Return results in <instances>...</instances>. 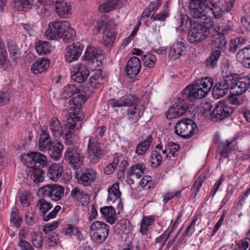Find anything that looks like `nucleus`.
<instances>
[{
    "label": "nucleus",
    "instance_id": "nucleus-1",
    "mask_svg": "<svg viewBox=\"0 0 250 250\" xmlns=\"http://www.w3.org/2000/svg\"><path fill=\"white\" fill-rule=\"evenodd\" d=\"M87 95H77V96L69 99L65 103V106L70 110L76 111L79 109L77 112L68 113L67 114L68 121L65 123V127L61 136L64 140L65 145L67 146H75L79 140L78 135L76 131L81 126V125L78 127L77 122L82 121L84 118V114L80 110V109L85 101L87 100Z\"/></svg>",
    "mask_w": 250,
    "mask_h": 250
},
{
    "label": "nucleus",
    "instance_id": "nucleus-2",
    "mask_svg": "<svg viewBox=\"0 0 250 250\" xmlns=\"http://www.w3.org/2000/svg\"><path fill=\"white\" fill-rule=\"evenodd\" d=\"M21 159L27 167V175L34 182L38 183L42 182L44 173L43 168L48 164L46 156L40 152L33 151L21 154Z\"/></svg>",
    "mask_w": 250,
    "mask_h": 250
},
{
    "label": "nucleus",
    "instance_id": "nucleus-3",
    "mask_svg": "<svg viewBox=\"0 0 250 250\" xmlns=\"http://www.w3.org/2000/svg\"><path fill=\"white\" fill-rule=\"evenodd\" d=\"M242 95H229L226 101H221L217 103L215 107L210 113V119L213 122H218L229 117L233 112V108L227 103L235 105L242 104L244 100Z\"/></svg>",
    "mask_w": 250,
    "mask_h": 250
},
{
    "label": "nucleus",
    "instance_id": "nucleus-4",
    "mask_svg": "<svg viewBox=\"0 0 250 250\" xmlns=\"http://www.w3.org/2000/svg\"><path fill=\"white\" fill-rule=\"evenodd\" d=\"M44 35L49 40H57L62 38L72 41L76 37V32L70 28L68 21H56L49 23Z\"/></svg>",
    "mask_w": 250,
    "mask_h": 250
},
{
    "label": "nucleus",
    "instance_id": "nucleus-5",
    "mask_svg": "<svg viewBox=\"0 0 250 250\" xmlns=\"http://www.w3.org/2000/svg\"><path fill=\"white\" fill-rule=\"evenodd\" d=\"M213 24L211 19L206 18V21L191 26L188 34V40L191 43L196 44L206 40L210 33V28Z\"/></svg>",
    "mask_w": 250,
    "mask_h": 250
},
{
    "label": "nucleus",
    "instance_id": "nucleus-6",
    "mask_svg": "<svg viewBox=\"0 0 250 250\" xmlns=\"http://www.w3.org/2000/svg\"><path fill=\"white\" fill-rule=\"evenodd\" d=\"M213 28L215 33L212 41L213 45L219 50L225 49L227 44L226 38L232 31V24L229 22L217 23L213 25Z\"/></svg>",
    "mask_w": 250,
    "mask_h": 250
},
{
    "label": "nucleus",
    "instance_id": "nucleus-7",
    "mask_svg": "<svg viewBox=\"0 0 250 250\" xmlns=\"http://www.w3.org/2000/svg\"><path fill=\"white\" fill-rule=\"evenodd\" d=\"M174 132L184 139H188L198 132L196 123L192 119L186 118L179 121L174 126Z\"/></svg>",
    "mask_w": 250,
    "mask_h": 250
},
{
    "label": "nucleus",
    "instance_id": "nucleus-8",
    "mask_svg": "<svg viewBox=\"0 0 250 250\" xmlns=\"http://www.w3.org/2000/svg\"><path fill=\"white\" fill-rule=\"evenodd\" d=\"M213 84L212 79L205 77L187 85L182 94H208L212 87Z\"/></svg>",
    "mask_w": 250,
    "mask_h": 250
},
{
    "label": "nucleus",
    "instance_id": "nucleus-9",
    "mask_svg": "<svg viewBox=\"0 0 250 250\" xmlns=\"http://www.w3.org/2000/svg\"><path fill=\"white\" fill-rule=\"evenodd\" d=\"M185 98L182 99L178 98L174 104L170 107L166 113V117L167 119L171 120L183 115L189 109L192 105L189 104L190 101L188 96L183 95Z\"/></svg>",
    "mask_w": 250,
    "mask_h": 250
},
{
    "label": "nucleus",
    "instance_id": "nucleus-10",
    "mask_svg": "<svg viewBox=\"0 0 250 250\" xmlns=\"http://www.w3.org/2000/svg\"><path fill=\"white\" fill-rule=\"evenodd\" d=\"M92 239L98 243H103L107 238L109 226L104 222L95 221L90 227Z\"/></svg>",
    "mask_w": 250,
    "mask_h": 250
},
{
    "label": "nucleus",
    "instance_id": "nucleus-11",
    "mask_svg": "<svg viewBox=\"0 0 250 250\" xmlns=\"http://www.w3.org/2000/svg\"><path fill=\"white\" fill-rule=\"evenodd\" d=\"M239 138V135L236 134L233 137L227 139L225 142H221L218 144L216 151L220 156L219 159L220 163H223V160L229 158L230 153L232 150H235L237 144V141Z\"/></svg>",
    "mask_w": 250,
    "mask_h": 250
},
{
    "label": "nucleus",
    "instance_id": "nucleus-12",
    "mask_svg": "<svg viewBox=\"0 0 250 250\" xmlns=\"http://www.w3.org/2000/svg\"><path fill=\"white\" fill-rule=\"evenodd\" d=\"M64 158L74 169L79 168L83 162V153L77 146H68L64 152Z\"/></svg>",
    "mask_w": 250,
    "mask_h": 250
},
{
    "label": "nucleus",
    "instance_id": "nucleus-13",
    "mask_svg": "<svg viewBox=\"0 0 250 250\" xmlns=\"http://www.w3.org/2000/svg\"><path fill=\"white\" fill-rule=\"evenodd\" d=\"M87 152L91 163L95 164L103 157L104 150L95 138L90 137L88 142Z\"/></svg>",
    "mask_w": 250,
    "mask_h": 250
},
{
    "label": "nucleus",
    "instance_id": "nucleus-14",
    "mask_svg": "<svg viewBox=\"0 0 250 250\" xmlns=\"http://www.w3.org/2000/svg\"><path fill=\"white\" fill-rule=\"evenodd\" d=\"M64 190V188L59 184H52L42 187L41 191L44 197H48L53 201H57L63 195Z\"/></svg>",
    "mask_w": 250,
    "mask_h": 250
},
{
    "label": "nucleus",
    "instance_id": "nucleus-15",
    "mask_svg": "<svg viewBox=\"0 0 250 250\" xmlns=\"http://www.w3.org/2000/svg\"><path fill=\"white\" fill-rule=\"evenodd\" d=\"M75 177L79 184L89 186L96 179V172L92 168H83L76 172Z\"/></svg>",
    "mask_w": 250,
    "mask_h": 250
},
{
    "label": "nucleus",
    "instance_id": "nucleus-16",
    "mask_svg": "<svg viewBox=\"0 0 250 250\" xmlns=\"http://www.w3.org/2000/svg\"><path fill=\"white\" fill-rule=\"evenodd\" d=\"M37 206L39 207V210L43 215V220L45 222L54 218L61 209L60 206L57 205L49 213L46 215V212L53 207V205L43 198L38 201Z\"/></svg>",
    "mask_w": 250,
    "mask_h": 250
},
{
    "label": "nucleus",
    "instance_id": "nucleus-17",
    "mask_svg": "<svg viewBox=\"0 0 250 250\" xmlns=\"http://www.w3.org/2000/svg\"><path fill=\"white\" fill-rule=\"evenodd\" d=\"M188 96L189 100L192 104L195 105L199 104L201 110L204 114L210 111L212 105L210 101L206 97L207 95H185Z\"/></svg>",
    "mask_w": 250,
    "mask_h": 250
},
{
    "label": "nucleus",
    "instance_id": "nucleus-18",
    "mask_svg": "<svg viewBox=\"0 0 250 250\" xmlns=\"http://www.w3.org/2000/svg\"><path fill=\"white\" fill-rule=\"evenodd\" d=\"M234 76L231 82V90L229 94H243L249 88L250 82L249 80L240 79L239 75L237 73H232Z\"/></svg>",
    "mask_w": 250,
    "mask_h": 250
},
{
    "label": "nucleus",
    "instance_id": "nucleus-19",
    "mask_svg": "<svg viewBox=\"0 0 250 250\" xmlns=\"http://www.w3.org/2000/svg\"><path fill=\"white\" fill-rule=\"evenodd\" d=\"M107 192V202L117 203L116 208L119 210L118 213H120V211L123 209V205L121 198V192L119 189V184L118 182L113 184L111 186L108 187Z\"/></svg>",
    "mask_w": 250,
    "mask_h": 250
},
{
    "label": "nucleus",
    "instance_id": "nucleus-20",
    "mask_svg": "<svg viewBox=\"0 0 250 250\" xmlns=\"http://www.w3.org/2000/svg\"><path fill=\"white\" fill-rule=\"evenodd\" d=\"M83 46L80 42H74L68 45L65 49L64 58L68 62L77 61L82 54Z\"/></svg>",
    "mask_w": 250,
    "mask_h": 250
},
{
    "label": "nucleus",
    "instance_id": "nucleus-21",
    "mask_svg": "<svg viewBox=\"0 0 250 250\" xmlns=\"http://www.w3.org/2000/svg\"><path fill=\"white\" fill-rule=\"evenodd\" d=\"M116 26L112 21L106 22L103 31V42L104 45L109 46L114 42L117 32Z\"/></svg>",
    "mask_w": 250,
    "mask_h": 250
},
{
    "label": "nucleus",
    "instance_id": "nucleus-22",
    "mask_svg": "<svg viewBox=\"0 0 250 250\" xmlns=\"http://www.w3.org/2000/svg\"><path fill=\"white\" fill-rule=\"evenodd\" d=\"M234 76L232 73L226 74L223 76V80L217 83L213 87L212 94H227L229 89L231 90V82Z\"/></svg>",
    "mask_w": 250,
    "mask_h": 250
},
{
    "label": "nucleus",
    "instance_id": "nucleus-23",
    "mask_svg": "<svg viewBox=\"0 0 250 250\" xmlns=\"http://www.w3.org/2000/svg\"><path fill=\"white\" fill-rule=\"evenodd\" d=\"M139 102V99L134 95H124L119 99H111L109 100V104L113 107L122 106H131Z\"/></svg>",
    "mask_w": 250,
    "mask_h": 250
},
{
    "label": "nucleus",
    "instance_id": "nucleus-24",
    "mask_svg": "<svg viewBox=\"0 0 250 250\" xmlns=\"http://www.w3.org/2000/svg\"><path fill=\"white\" fill-rule=\"evenodd\" d=\"M89 75V70L83 64H77L73 69L71 79L78 83H82L85 81Z\"/></svg>",
    "mask_w": 250,
    "mask_h": 250
},
{
    "label": "nucleus",
    "instance_id": "nucleus-25",
    "mask_svg": "<svg viewBox=\"0 0 250 250\" xmlns=\"http://www.w3.org/2000/svg\"><path fill=\"white\" fill-rule=\"evenodd\" d=\"M141 68V64L140 60L137 57H133L128 61L125 71L127 76L132 78L139 73Z\"/></svg>",
    "mask_w": 250,
    "mask_h": 250
},
{
    "label": "nucleus",
    "instance_id": "nucleus-26",
    "mask_svg": "<svg viewBox=\"0 0 250 250\" xmlns=\"http://www.w3.org/2000/svg\"><path fill=\"white\" fill-rule=\"evenodd\" d=\"M47 169V177L50 180L54 181H58L63 172V167L60 163L52 164Z\"/></svg>",
    "mask_w": 250,
    "mask_h": 250
},
{
    "label": "nucleus",
    "instance_id": "nucleus-27",
    "mask_svg": "<svg viewBox=\"0 0 250 250\" xmlns=\"http://www.w3.org/2000/svg\"><path fill=\"white\" fill-rule=\"evenodd\" d=\"M186 48V47L183 42H177L174 43L169 50L168 58L173 60L179 59Z\"/></svg>",
    "mask_w": 250,
    "mask_h": 250
},
{
    "label": "nucleus",
    "instance_id": "nucleus-28",
    "mask_svg": "<svg viewBox=\"0 0 250 250\" xmlns=\"http://www.w3.org/2000/svg\"><path fill=\"white\" fill-rule=\"evenodd\" d=\"M50 61L47 59H38L31 66V70L36 75L42 73L46 71L49 67Z\"/></svg>",
    "mask_w": 250,
    "mask_h": 250
},
{
    "label": "nucleus",
    "instance_id": "nucleus-29",
    "mask_svg": "<svg viewBox=\"0 0 250 250\" xmlns=\"http://www.w3.org/2000/svg\"><path fill=\"white\" fill-rule=\"evenodd\" d=\"M55 9L58 15L62 18L68 17L70 14L71 6L69 3L64 0L56 1L55 4Z\"/></svg>",
    "mask_w": 250,
    "mask_h": 250
},
{
    "label": "nucleus",
    "instance_id": "nucleus-30",
    "mask_svg": "<svg viewBox=\"0 0 250 250\" xmlns=\"http://www.w3.org/2000/svg\"><path fill=\"white\" fill-rule=\"evenodd\" d=\"M236 57L238 60H242L244 67L250 68V45L239 50Z\"/></svg>",
    "mask_w": 250,
    "mask_h": 250
},
{
    "label": "nucleus",
    "instance_id": "nucleus-31",
    "mask_svg": "<svg viewBox=\"0 0 250 250\" xmlns=\"http://www.w3.org/2000/svg\"><path fill=\"white\" fill-rule=\"evenodd\" d=\"M53 143L49 133L42 130V133L40 136L38 144L39 149L42 151H46Z\"/></svg>",
    "mask_w": 250,
    "mask_h": 250
},
{
    "label": "nucleus",
    "instance_id": "nucleus-32",
    "mask_svg": "<svg viewBox=\"0 0 250 250\" xmlns=\"http://www.w3.org/2000/svg\"><path fill=\"white\" fill-rule=\"evenodd\" d=\"M100 213L104 217L106 221L113 224L116 221V212L115 208L111 206L101 207L100 209Z\"/></svg>",
    "mask_w": 250,
    "mask_h": 250
},
{
    "label": "nucleus",
    "instance_id": "nucleus-33",
    "mask_svg": "<svg viewBox=\"0 0 250 250\" xmlns=\"http://www.w3.org/2000/svg\"><path fill=\"white\" fill-rule=\"evenodd\" d=\"M103 52L101 49L93 46H88L85 51V60L94 63L95 61L98 62L97 57L102 55Z\"/></svg>",
    "mask_w": 250,
    "mask_h": 250
},
{
    "label": "nucleus",
    "instance_id": "nucleus-34",
    "mask_svg": "<svg viewBox=\"0 0 250 250\" xmlns=\"http://www.w3.org/2000/svg\"><path fill=\"white\" fill-rule=\"evenodd\" d=\"M63 148V145L60 142H57L53 143L47 151L52 159L58 161L62 155Z\"/></svg>",
    "mask_w": 250,
    "mask_h": 250
},
{
    "label": "nucleus",
    "instance_id": "nucleus-35",
    "mask_svg": "<svg viewBox=\"0 0 250 250\" xmlns=\"http://www.w3.org/2000/svg\"><path fill=\"white\" fill-rule=\"evenodd\" d=\"M206 5L189 4V12L193 18L202 19L206 17Z\"/></svg>",
    "mask_w": 250,
    "mask_h": 250
},
{
    "label": "nucleus",
    "instance_id": "nucleus-36",
    "mask_svg": "<svg viewBox=\"0 0 250 250\" xmlns=\"http://www.w3.org/2000/svg\"><path fill=\"white\" fill-rule=\"evenodd\" d=\"M206 6V8H208L212 11L216 18H219L223 16L221 6V0L216 2L214 0H208Z\"/></svg>",
    "mask_w": 250,
    "mask_h": 250
},
{
    "label": "nucleus",
    "instance_id": "nucleus-37",
    "mask_svg": "<svg viewBox=\"0 0 250 250\" xmlns=\"http://www.w3.org/2000/svg\"><path fill=\"white\" fill-rule=\"evenodd\" d=\"M153 138L151 135H148L146 139L139 142L135 149V153L139 155H143L145 154L149 149Z\"/></svg>",
    "mask_w": 250,
    "mask_h": 250
},
{
    "label": "nucleus",
    "instance_id": "nucleus-38",
    "mask_svg": "<svg viewBox=\"0 0 250 250\" xmlns=\"http://www.w3.org/2000/svg\"><path fill=\"white\" fill-rule=\"evenodd\" d=\"M145 165L142 163L132 166L127 172V176H135L139 179L142 177L146 170Z\"/></svg>",
    "mask_w": 250,
    "mask_h": 250
},
{
    "label": "nucleus",
    "instance_id": "nucleus-39",
    "mask_svg": "<svg viewBox=\"0 0 250 250\" xmlns=\"http://www.w3.org/2000/svg\"><path fill=\"white\" fill-rule=\"evenodd\" d=\"M60 124L59 121L55 117H53L50 121L49 128L52 135L54 136H60L63 133L65 124L61 127L60 126Z\"/></svg>",
    "mask_w": 250,
    "mask_h": 250
},
{
    "label": "nucleus",
    "instance_id": "nucleus-40",
    "mask_svg": "<svg viewBox=\"0 0 250 250\" xmlns=\"http://www.w3.org/2000/svg\"><path fill=\"white\" fill-rule=\"evenodd\" d=\"M119 1V0H105L104 3L99 6V10L103 13L109 12L116 8Z\"/></svg>",
    "mask_w": 250,
    "mask_h": 250
},
{
    "label": "nucleus",
    "instance_id": "nucleus-41",
    "mask_svg": "<svg viewBox=\"0 0 250 250\" xmlns=\"http://www.w3.org/2000/svg\"><path fill=\"white\" fill-rule=\"evenodd\" d=\"M220 50H214L212 51L208 58L207 62V65L210 68H214L217 65V62L221 56Z\"/></svg>",
    "mask_w": 250,
    "mask_h": 250
},
{
    "label": "nucleus",
    "instance_id": "nucleus-42",
    "mask_svg": "<svg viewBox=\"0 0 250 250\" xmlns=\"http://www.w3.org/2000/svg\"><path fill=\"white\" fill-rule=\"evenodd\" d=\"M35 49L39 54H46L50 52V44L47 41H38L36 43Z\"/></svg>",
    "mask_w": 250,
    "mask_h": 250
},
{
    "label": "nucleus",
    "instance_id": "nucleus-43",
    "mask_svg": "<svg viewBox=\"0 0 250 250\" xmlns=\"http://www.w3.org/2000/svg\"><path fill=\"white\" fill-rule=\"evenodd\" d=\"M14 7L19 11H26L33 5V0H13Z\"/></svg>",
    "mask_w": 250,
    "mask_h": 250
},
{
    "label": "nucleus",
    "instance_id": "nucleus-44",
    "mask_svg": "<svg viewBox=\"0 0 250 250\" xmlns=\"http://www.w3.org/2000/svg\"><path fill=\"white\" fill-rule=\"evenodd\" d=\"M142 112L140 108L135 106L133 108H129L127 110L128 118L132 124L136 123L140 118Z\"/></svg>",
    "mask_w": 250,
    "mask_h": 250
},
{
    "label": "nucleus",
    "instance_id": "nucleus-45",
    "mask_svg": "<svg viewBox=\"0 0 250 250\" xmlns=\"http://www.w3.org/2000/svg\"><path fill=\"white\" fill-rule=\"evenodd\" d=\"M7 46L9 54L13 60L20 58L21 52L18 48L17 44L13 41L9 40L7 42Z\"/></svg>",
    "mask_w": 250,
    "mask_h": 250
},
{
    "label": "nucleus",
    "instance_id": "nucleus-46",
    "mask_svg": "<svg viewBox=\"0 0 250 250\" xmlns=\"http://www.w3.org/2000/svg\"><path fill=\"white\" fill-rule=\"evenodd\" d=\"M104 80V76L101 70H96L89 79V84L95 88L97 84H101Z\"/></svg>",
    "mask_w": 250,
    "mask_h": 250
},
{
    "label": "nucleus",
    "instance_id": "nucleus-47",
    "mask_svg": "<svg viewBox=\"0 0 250 250\" xmlns=\"http://www.w3.org/2000/svg\"><path fill=\"white\" fill-rule=\"evenodd\" d=\"M151 166L152 167H158L162 162V156L160 153L156 150H153L151 156Z\"/></svg>",
    "mask_w": 250,
    "mask_h": 250
},
{
    "label": "nucleus",
    "instance_id": "nucleus-48",
    "mask_svg": "<svg viewBox=\"0 0 250 250\" xmlns=\"http://www.w3.org/2000/svg\"><path fill=\"white\" fill-rule=\"evenodd\" d=\"M205 178L204 176H200L195 179L193 184L191 186L190 189L191 191H192L193 192V197L194 198H195L197 195L198 193L200 190V188L202 186V184L205 180Z\"/></svg>",
    "mask_w": 250,
    "mask_h": 250
},
{
    "label": "nucleus",
    "instance_id": "nucleus-49",
    "mask_svg": "<svg viewBox=\"0 0 250 250\" xmlns=\"http://www.w3.org/2000/svg\"><path fill=\"white\" fill-rule=\"evenodd\" d=\"M205 178L204 176H200L195 179L193 184L191 186L190 189L191 191H192L193 192V197L194 198H195L197 195L198 193L200 190V188L202 186V184L205 180Z\"/></svg>",
    "mask_w": 250,
    "mask_h": 250
},
{
    "label": "nucleus",
    "instance_id": "nucleus-50",
    "mask_svg": "<svg viewBox=\"0 0 250 250\" xmlns=\"http://www.w3.org/2000/svg\"><path fill=\"white\" fill-rule=\"evenodd\" d=\"M142 61L146 67L152 68L154 66L156 62V58L154 55L147 53L146 55H143Z\"/></svg>",
    "mask_w": 250,
    "mask_h": 250
},
{
    "label": "nucleus",
    "instance_id": "nucleus-51",
    "mask_svg": "<svg viewBox=\"0 0 250 250\" xmlns=\"http://www.w3.org/2000/svg\"><path fill=\"white\" fill-rule=\"evenodd\" d=\"M16 209H13L10 216V221L14 226L17 228H19L22 222V218L20 216L18 212L16 211Z\"/></svg>",
    "mask_w": 250,
    "mask_h": 250
},
{
    "label": "nucleus",
    "instance_id": "nucleus-52",
    "mask_svg": "<svg viewBox=\"0 0 250 250\" xmlns=\"http://www.w3.org/2000/svg\"><path fill=\"white\" fill-rule=\"evenodd\" d=\"M193 21L187 16H181L178 20L179 23L178 27H176V29L182 28L184 26L186 28H190L192 26Z\"/></svg>",
    "mask_w": 250,
    "mask_h": 250
},
{
    "label": "nucleus",
    "instance_id": "nucleus-53",
    "mask_svg": "<svg viewBox=\"0 0 250 250\" xmlns=\"http://www.w3.org/2000/svg\"><path fill=\"white\" fill-rule=\"evenodd\" d=\"M167 147L168 149V154L166 155V157L168 158L171 156H176L175 153L179 149L180 146L173 142H170L167 144Z\"/></svg>",
    "mask_w": 250,
    "mask_h": 250
},
{
    "label": "nucleus",
    "instance_id": "nucleus-54",
    "mask_svg": "<svg viewBox=\"0 0 250 250\" xmlns=\"http://www.w3.org/2000/svg\"><path fill=\"white\" fill-rule=\"evenodd\" d=\"M117 227L121 231L125 232L126 230H130L131 228L130 222L128 219L123 218L120 220L117 223Z\"/></svg>",
    "mask_w": 250,
    "mask_h": 250
},
{
    "label": "nucleus",
    "instance_id": "nucleus-55",
    "mask_svg": "<svg viewBox=\"0 0 250 250\" xmlns=\"http://www.w3.org/2000/svg\"><path fill=\"white\" fill-rule=\"evenodd\" d=\"M197 220V217H195L184 231L182 234L185 237H190L192 235L195 230V225Z\"/></svg>",
    "mask_w": 250,
    "mask_h": 250
},
{
    "label": "nucleus",
    "instance_id": "nucleus-56",
    "mask_svg": "<svg viewBox=\"0 0 250 250\" xmlns=\"http://www.w3.org/2000/svg\"><path fill=\"white\" fill-rule=\"evenodd\" d=\"M71 196L75 199H77L78 200H81L84 196H86V198H88V194L84 192L83 190H81L77 187L73 188L70 193Z\"/></svg>",
    "mask_w": 250,
    "mask_h": 250
},
{
    "label": "nucleus",
    "instance_id": "nucleus-57",
    "mask_svg": "<svg viewBox=\"0 0 250 250\" xmlns=\"http://www.w3.org/2000/svg\"><path fill=\"white\" fill-rule=\"evenodd\" d=\"M63 232L67 235H78L80 233L78 227L72 224H67L63 229Z\"/></svg>",
    "mask_w": 250,
    "mask_h": 250
},
{
    "label": "nucleus",
    "instance_id": "nucleus-58",
    "mask_svg": "<svg viewBox=\"0 0 250 250\" xmlns=\"http://www.w3.org/2000/svg\"><path fill=\"white\" fill-rule=\"evenodd\" d=\"M80 92V89L75 85L69 84L63 88V94H78Z\"/></svg>",
    "mask_w": 250,
    "mask_h": 250
},
{
    "label": "nucleus",
    "instance_id": "nucleus-59",
    "mask_svg": "<svg viewBox=\"0 0 250 250\" xmlns=\"http://www.w3.org/2000/svg\"><path fill=\"white\" fill-rule=\"evenodd\" d=\"M59 224L60 222L59 221H54L52 223L46 224L43 227V231L46 234L58 228Z\"/></svg>",
    "mask_w": 250,
    "mask_h": 250
},
{
    "label": "nucleus",
    "instance_id": "nucleus-60",
    "mask_svg": "<svg viewBox=\"0 0 250 250\" xmlns=\"http://www.w3.org/2000/svg\"><path fill=\"white\" fill-rule=\"evenodd\" d=\"M168 17V12L165 10L162 12H160L155 15L153 14L151 17V19H153L154 21H165L166 19Z\"/></svg>",
    "mask_w": 250,
    "mask_h": 250
},
{
    "label": "nucleus",
    "instance_id": "nucleus-61",
    "mask_svg": "<svg viewBox=\"0 0 250 250\" xmlns=\"http://www.w3.org/2000/svg\"><path fill=\"white\" fill-rule=\"evenodd\" d=\"M18 246L21 250H34L33 247L29 242L21 238L18 243Z\"/></svg>",
    "mask_w": 250,
    "mask_h": 250
},
{
    "label": "nucleus",
    "instance_id": "nucleus-62",
    "mask_svg": "<svg viewBox=\"0 0 250 250\" xmlns=\"http://www.w3.org/2000/svg\"><path fill=\"white\" fill-rule=\"evenodd\" d=\"M25 221L28 225L32 226L37 221V218L33 212H28L25 215Z\"/></svg>",
    "mask_w": 250,
    "mask_h": 250
},
{
    "label": "nucleus",
    "instance_id": "nucleus-63",
    "mask_svg": "<svg viewBox=\"0 0 250 250\" xmlns=\"http://www.w3.org/2000/svg\"><path fill=\"white\" fill-rule=\"evenodd\" d=\"M241 21L243 27L247 32H250V15L242 17Z\"/></svg>",
    "mask_w": 250,
    "mask_h": 250
},
{
    "label": "nucleus",
    "instance_id": "nucleus-64",
    "mask_svg": "<svg viewBox=\"0 0 250 250\" xmlns=\"http://www.w3.org/2000/svg\"><path fill=\"white\" fill-rule=\"evenodd\" d=\"M170 236V233H168L167 234H166V231L164 232L163 234H162L160 236L157 237L155 239L156 243H161V247L162 248L167 241V240L169 238Z\"/></svg>",
    "mask_w": 250,
    "mask_h": 250
}]
</instances>
